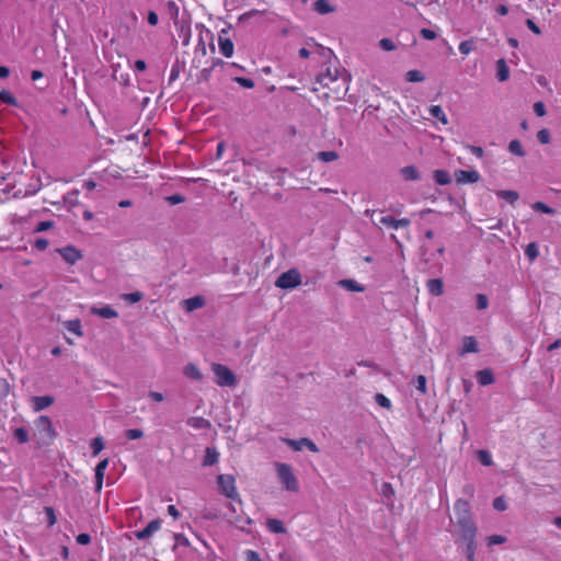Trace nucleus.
Returning <instances> with one entry per match:
<instances>
[{"instance_id": "1", "label": "nucleus", "mask_w": 561, "mask_h": 561, "mask_svg": "<svg viewBox=\"0 0 561 561\" xmlns=\"http://www.w3.org/2000/svg\"><path fill=\"white\" fill-rule=\"evenodd\" d=\"M456 525L460 528L461 537L477 535V527L472 520L469 503L457 500L454 506Z\"/></svg>"}, {"instance_id": "2", "label": "nucleus", "mask_w": 561, "mask_h": 561, "mask_svg": "<svg viewBox=\"0 0 561 561\" xmlns=\"http://www.w3.org/2000/svg\"><path fill=\"white\" fill-rule=\"evenodd\" d=\"M218 489L221 494L231 499L233 501H238L241 504L240 495L236 488V479L231 474H219L217 477Z\"/></svg>"}, {"instance_id": "3", "label": "nucleus", "mask_w": 561, "mask_h": 561, "mask_svg": "<svg viewBox=\"0 0 561 561\" xmlns=\"http://www.w3.org/2000/svg\"><path fill=\"white\" fill-rule=\"evenodd\" d=\"M278 479L287 491H298V481L293 473L291 467L287 463H275Z\"/></svg>"}, {"instance_id": "4", "label": "nucleus", "mask_w": 561, "mask_h": 561, "mask_svg": "<svg viewBox=\"0 0 561 561\" xmlns=\"http://www.w3.org/2000/svg\"><path fill=\"white\" fill-rule=\"evenodd\" d=\"M216 383L221 387H233L237 383L236 375L227 366L218 363L211 364Z\"/></svg>"}, {"instance_id": "5", "label": "nucleus", "mask_w": 561, "mask_h": 561, "mask_svg": "<svg viewBox=\"0 0 561 561\" xmlns=\"http://www.w3.org/2000/svg\"><path fill=\"white\" fill-rule=\"evenodd\" d=\"M37 433L39 435V440L43 444H49L56 437V431L51 424V421L48 416L42 415L35 422Z\"/></svg>"}, {"instance_id": "6", "label": "nucleus", "mask_w": 561, "mask_h": 561, "mask_svg": "<svg viewBox=\"0 0 561 561\" xmlns=\"http://www.w3.org/2000/svg\"><path fill=\"white\" fill-rule=\"evenodd\" d=\"M300 284L301 275L296 268H290L287 272L282 273L275 282V286L282 289H293Z\"/></svg>"}, {"instance_id": "7", "label": "nucleus", "mask_w": 561, "mask_h": 561, "mask_svg": "<svg viewBox=\"0 0 561 561\" xmlns=\"http://www.w3.org/2000/svg\"><path fill=\"white\" fill-rule=\"evenodd\" d=\"M455 178L457 183L465 184V183H476L480 180V174L478 171H466V170H458L455 172Z\"/></svg>"}, {"instance_id": "8", "label": "nucleus", "mask_w": 561, "mask_h": 561, "mask_svg": "<svg viewBox=\"0 0 561 561\" xmlns=\"http://www.w3.org/2000/svg\"><path fill=\"white\" fill-rule=\"evenodd\" d=\"M160 524L161 523L159 519L151 520L147 525V527L135 533L136 538L139 540H145V539L150 538L156 531H158L160 529Z\"/></svg>"}, {"instance_id": "9", "label": "nucleus", "mask_w": 561, "mask_h": 561, "mask_svg": "<svg viewBox=\"0 0 561 561\" xmlns=\"http://www.w3.org/2000/svg\"><path fill=\"white\" fill-rule=\"evenodd\" d=\"M58 252L60 253L62 259L69 264H75L82 257L80 251H78L75 247L71 245L59 249Z\"/></svg>"}, {"instance_id": "10", "label": "nucleus", "mask_w": 561, "mask_h": 561, "mask_svg": "<svg viewBox=\"0 0 561 561\" xmlns=\"http://www.w3.org/2000/svg\"><path fill=\"white\" fill-rule=\"evenodd\" d=\"M32 402L34 411L38 412L50 407L54 403V398L50 396L33 397Z\"/></svg>"}, {"instance_id": "11", "label": "nucleus", "mask_w": 561, "mask_h": 561, "mask_svg": "<svg viewBox=\"0 0 561 561\" xmlns=\"http://www.w3.org/2000/svg\"><path fill=\"white\" fill-rule=\"evenodd\" d=\"M183 374H184L185 377H187V378H190L192 380H196V381H202L203 380L202 371L193 363H188L187 365L184 366Z\"/></svg>"}, {"instance_id": "12", "label": "nucleus", "mask_w": 561, "mask_h": 561, "mask_svg": "<svg viewBox=\"0 0 561 561\" xmlns=\"http://www.w3.org/2000/svg\"><path fill=\"white\" fill-rule=\"evenodd\" d=\"M108 465V459H103L95 467V486L96 490L100 491L102 489L104 472Z\"/></svg>"}, {"instance_id": "13", "label": "nucleus", "mask_w": 561, "mask_h": 561, "mask_svg": "<svg viewBox=\"0 0 561 561\" xmlns=\"http://www.w3.org/2000/svg\"><path fill=\"white\" fill-rule=\"evenodd\" d=\"M426 287L428 293L433 296H440L444 293V284L440 278L428 279Z\"/></svg>"}, {"instance_id": "14", "label": "nucleus", "mask_w": 561, "mask_h": 561, "mask_svg": "<svg viewBox=\"0 0 561 561\" xmlns=\"http://www.w3.org/2000/svg\"><path fill=\"white\" fill-rule=\"evenodd\" d=\"M186 423L195 430H206L210 427V422L202 416H191L187 419Z\"/></svg>"}, {"instance_id": "15", "label": "nucleus", "mask_w": 561, "mask_h": 561, "mask_svg": "<svg viewBox=\"0 0 561 561\" xmlns=\"http://www.w3.org/2000/svg\"><path fill=\"white\" fill-rule=\"evenodd\" d=\"M337 285L342 288H345L346 290H350V291L362 293L365 290L364 286L358 284L354 279H341L337 282Z\"/></svg>"}, {"instance_id": "16", "label": "nucleus", "mask_w": 561, "mask_h": 561, "mask_svg": "<svg viewBox=\"0 0 561 561\" xmlns=\"http://www.w3.org/2000/svg\"><path fill=\"white\" fill-rule=\"evenodd\" d=\"M64 327L69 331L76 334L77 336H83L81 321L79 319L64 321Z\"/></svg>"}, {"instance_id": "17", "label": "nucleus", "mask_w": 561, "mask_h": 561, "mask_svg": "<svg viewBox=\"0 0 561 561\" xmlns=\"http://www.w3.org/2000/svg\"><path fill=\"white\" fill-rule=\"evenodd\" d=\"M218 459H219V453L215 448L207 447L206 451H205V457L203 460V466H205V467L214 466L215 463L218 462Z\"/></svg>"}, {"instance_id": "18", "label": "nucleus", "mask_w": 561, "mask_h": 561, "mask_svg": "<svg viewBox=\"0 0 561 561\" xmlns=\"http://www.w3.org/2000/svg\"><path fill=\"white\" fill-rule=\"evenodd\" d=\"M496 77L499 81H506L510 77V70L504 59L496 61Z\"/></svg>"}, {"instance_id": "19", "label": "nucleus", "mask_w": 561, "mask_h": 561, "mask_svg": "<svg viewBox=\"0 0 561 561\" xmlns=\"http://www.w3.org/2000/svg\"><path fill=\"white\" fill-rule=\"evenodd\" d=\"M336 71L333 72L330 69H327L324 73H320L317 76V82L322 87H328L331 82L336 81Z\"/></svg>"}, {"instance_id": "20", "label": "nucleus", "mask_w": 561, "mask_h": 561, "mask_svg": "<svg viewBox=\"0 0 561 561\" xmlns=\"http://www.w3.org/2000/svg\"><path fill=\"white\" fill-rule=\"evenodd\" d=\"M478 343L473 336H465L462 340V350L460 354L465 353H477Z\"/></svg>"}, {"instance_id": "21", "label": "nucleus", "mask_w": 561, "mask_h": 561, "mask_svg": "<svg viewBox=\"0 0 561 561\" xmlns=\"http://www.w3.org/2000/svg\"><path fill=\"white\" fill-rule=\"evenodd\" d=\"M91 311H92V313L98 314L105 319H112V318L118 317L117 311L114 310L113 308H111L110 306H105L102 308H92Z\"/></svg>"}, {"instance_id": "22", "label": "nucleus", "mask_w": 561, "mask_h": 561, "mask_svg": "<svg viewBox=\"0 0 561 561\" xmlns=\"http://www.w3.org/2000/svg\"><path fill=\"white\" fill-rule=\"evenodd\" d=\"M266 527L270 531L274 534H284L286 533V528L282 520L276 518H268L266 520Z\"/></svg>"}, {"instance_id": "23", "label": "nucleus", "mask_w": 561, "mask_h": 561, "mask_svg": "<svg viewBox=\"0 0 561 561\" xmlns=\"http://www.w3.org/2000/svg\"><path fill=\"white\" fill-rule=\"evenodd\" d=\"M401 175L407 181H416L420 179V173L413 165L404 167L400 170Z\"/></svg>"}, {"instance_id": "24", "label": "nucleus", "mask_w": 561, "mask_h": 561, "mask_svg": "<svg viewBox=\"0 0 561 561\" xmlns=\"http://www.w3.org/2000/svg\"><path fill=\"white\" fill-rule=\"evenodd\" d=\"M478 382L482 386H488L493 383L494 377L490 369H482L477 373Z\"/></svg>"}, {"instance_id": "25", "label": "nucleus", "mask_w": 561, "mask_h": 561, "mask_svg": "<svg viewBox=\"0 0 561 561\" xmlns=\"http://www.w3.org/2000/svg\"><path fill=\"white\" fill-rule=\"evenodd\" d=\"M220 53L226 57H231L233 54V43L229 38L219 37Z\"/></svg>"}, {"instance_id": "26", "label": "nucleus", "mask_w": 561, "mask_h": 561, "mask_svg": "<svg viewBox=\"0 0 561 561\" xmlns=\"http://www.w3.org/2000/svg\"><path fill=\"white\" fill-rule=\"evenodd\" d=\"M204 305V299L201 296H195L184 300L186 311H194Z\"/></svg>"}, {"instance_id": "27", "label": "nucleus", "mask_w": 561, "mask_h": 561, "mask_svg": "<svg viewBox=\"0 0 561 561\" xmlns=\"http://www.w3.org/2000/svg\"><path fill=\"white\" fill-rule=\"evenodd\" d=\"M461 538L467 541V559L468 560L476 559L474 558L476 548H477L476 535L465 536Z\"/></svg>"}, {"instance_id": "28", "label": "nucleus", "mask_w": 561, "mask_h": 561, "mask_svg": "<svg viewBox=\"0 0 561 561\" xmlns=\"http://www.w3.org/2000/svg\"><path fill=\"white\" fill-rule=\"evenodd\" d=\"M314 10L320 14H328L333 12L335 9L332 7L328 0H317L313 4Z\"/></svg>"}, {"instance_id": "29", "label": "nucleus", "mask_w": 561, "mask_h": 561, "mask_svg": "<svg viewBox=\"0 0 561 561\" xmlns=\"http://www.w3.org/2000/svg\"><path fill=\"white\" fill-rule=\"evenodd\" d=\"M434 180L439 185H447L451 181L449 173L445 170H436L434 172Z\"/></svg>"}, {"instance_id": "30", "label": "nucleus", "mask_w": 561, "mask_h": 561, "mask_svg": "<svg viewBox=\"0 0 561 561\" xmlns=\"http://www.w3.org/2000/svg\"><path fill=\"white\" fill-rule=\"evenodd\" d=\"M430 113L433 117L437 118L444 125L448 124V119L439 105H432L430 107Z\"/></svg>"}, {"instance_id": "31", "label": "nucleus", "mask_w": 561, "mask_h": 561, "mask_svg": "<svg viewBox=\"0 0 561 561\" xmlns=\"http://www.w3.org/2000/svg\"><path fill=\"white\" fill-rule=\"evenodd\" d=\"M496 195L507 201L510 204H514L518 199V193L516 191L503 190L499 191Z\"/></svg>"}, {"instance_id": "32", "label": "nucleus", "mask_w": 561, "mask_h": 561, "mask_svg": "<svg viewBox=\"0 0 561 561\" xmlns=\"http://www.w3.org/2000/svg\"><path fill=\"white\" fill-rule=\"evenodd\" d=\"M508 151L518 157H524L526 154L520 141L517 139H514L508 144Z\"/></svg>"}, {"instance_id": "33", "label": "nucleus", "mask_w": 561, "mask_h": 561, "mask_svg": "<svg viewBox=\"0 0 561 561\" xmlns=\"http://www.w3.org/2000/svg\"><path fill=\"white\" fill-rule=\"evenodd\" d=\"M405 79L409 82H422L425 80L424 75L419 70H410L405 75Z\"/></svg>"}, {"instance_id": "34", "label": "nucleus", "mask_w": 561, "mask_h": 561, "mask_svg": "<svg viewBox=\"0 0 561 561\" xmlns=\"http://www.w3.org/2000/svg\"><path fill=\"white\" fill-rule=\"evenodd\" d=\"M317 156L318 159L323 162L335 161L339 158V154L335 151H319Z\"/></svg>"}, {"instance_id": "35", "label": "nucleus", "mask_w": 561, "mask_h": 561, "mask_svg": "<svg viewBox=\"0 0 561 561\" xmlns=\"http://www.w3.org/2000/svg\"><path fill=\"white\" fill-rule=\"evenodd\" d=\"M91 448L93 456H96L101 453V450L104 448V443L102 437H95L91 442Z\"/></svg>"}, {"instance_id": "36", "label": "nucleus", "mask_w": 561, "mask_h": 561, "mask_svg": "<svg viewBox=\"0 0 561 561\" xmlns=\"http://www.w3.org/2000/svg\"><path fill=\"white\" fill-rule=\"evenodd\" d=\"M474 49L473 39L463 41L459 44V51L463 55L470 54Z\"/></svg>"}, {"instance_id": "37", "label": "nucleus", "mask_w": 561, "mask_h": 561, "mask_svg": "<svg viewBox=\"0 0 561 561\" xmlns=\"http://www.w3.org/2000/svg\"><path fill=\"white\" fill-rule=\"evenodd\" d=\"M478 459L481 461L484 466H491L493 463L492 457L488 450H479L477 453Z\"/></svg>"}, {"instance_id": "38", "label": "nucleus", "mask_w": 561, "mask_h": 561, "mask_svg": "<svg viewBox=\"0 0 561 561\" xmlns=\"http://www.w3.org/2000/svg\"><path fill=\"white\" fill-rule=\"evenodd\" d=\"M0 100L3 103L10 104V105H16L18 104L16 99L11 94V92H9L7 90L0 91Z\"/></svg>"}, {"instance_id": "39", "label": "nucleus", "mask_w": 561, "mask_h": 561, "mask_svg": "<svg viewBox=\"0 0 561 561\" xmlns=\"http://www.w3.org/2000/svg\"><path fill=\"white\" fill-rule=\"evenodd\" d=\"M144 295L140 291H134L129 294H124L123 299L128 301L129 304H136L142 299Z\"/></svg>"}, {"instance_id": "40", "label": "nucleus", "mask_w": 561, "mask_h": 561, "mask_svg": "<svg viewBox=\"0 0 561 561\" xmlns=\"http://www.w3.org/2000/svg\"><path fill=\"white\" fill-rule=\"evenodd\" d=\"M525 254L530 261H534L539 254L538 247L536 245V243H529L526 247Z\"/></svg>"}, {"instance_id": "41", "label": "nucleus", "mask_w": 561, "mask_h": 561, "mask_svg": "<svg viewBox=\"0 0 561 561\" xmlns=\"http://www.w3.org/2000/svg\"><path fill=\"white\" fill-rule=\"evenodd\" d=\"M379 47L385 51H392L397 48V45L390 38H381L379 41Z\"/></svg>"}, {"instance_id": "42", "label": "nucleus", "mask_w": 561, "mask_h": 561, "mask_svg": "<svg viewBox=\"0 0 561 561\" xmlns=\"http://www.w3.org/2000/svg\"><path fill=\"white\" fill-rule=\"evenodd\" d=\"M14 437L19 443L23 444L28 440V433L25 428L20 427L14 431Z\"/></svg>"}, {"instance_id": "43", "label": "nucleus", "mask_w": 561, "mask_h": 561, "mask_svg": "<svg viewBox=\"0 0 561 561\" xmlns=\"http://www.w3.org/2000/svg\"><path fill=\"white\" fill-rule=\"evenodd\" d=\"M375 401L382 408L390 410L391 409V401L382 393H377L375 396Z\"/></svg>"}, {"instance_id": "44", "label": "nucleus", "mask_w": 561, "mask_h": 561, "mask_svg": "<svg viewBox=\"0 0 561 561\" xmlns=\"http://www.w3.org/2000/svg\"><path fill=\"white\" fill-rule=\"evenodd\" d=\"M229 522L239 526L240 528H243L242 524L250 525L252 523L251 518H249V517L243 518L242 516H239V515L230 516Z\"/></svg>"}, {"instance_id": "45", "label": "nucleus", "mask_w": 561, "mask_h": 561, "mask_svg": "<svg viewBox=\"0 0 561 561\" xmlns=\"http://www.w3.org/2000/svg\"><path fill=\"white\" fill-rule=\"evenodd\" d=\"M284 442L286 443V445L291 447L294 450H301L302 448H305L302 438H300L298 440L285 438Z\"/></svg>"}, {"instance_id": "46", "label": "nucleus", "mask_w": 561, "mask_h": 561, "mask_svg": "<svg viewBox=\"0 0 561 561\" xmlns=\"http://www.w3.org/2000/svg\"><path fill=\"white\" fill-rule=\"evenodd\" d=\"M533 208H534L535 210L541 211V213H543V214H553V213H554V210H553L551 207L547 206V205H546L545 203H542V202H536V203L533 205Z\"/></svg>"}, {"instance_id": "47", "label": "nucleus", "mask_w": 561, "mask_h": 561, "mask_svg": "<svg viewBox=\"0 0 561 561\" xmlns=\"http://www.w3.org/2000/svg\"><path fill=\"white\" fill-rule=\"evenodd\" d=\"M486 540L489 546H493L504 543L506 541V538L502 535H492L489 536Z\"/></svg>"}, {"instance_id": "48", "label": "nucleus", "mask_w": 561, "mask_h": 561, "mask_svg": "<svg viewBox=\"0 0 561 561\" xmlns=\"http://www.w3.org/2000/svg\"><path fill=\"white\" fill-rule=\"evenodd\" d=\"M489 300L488 297L484 294H478L477 295V308L479 310H483L488 308Z\"/></svg>"}, {"instance_id": "49", "label": "nucleus", "mask_w": 561, "mask_h": 561, "mask_svg": "<svg viewBox=\"0 0 561 561\" xmlns=\"http://www.w3.org/2000/svg\"><path fill=\"white\" fill-rule=\"evenodd\" d=\"M125 435L128 439H139L144 436V432L138 428L127 430Z\"/></svg>"}, {"instance_id": "50", "label": "nucleus", "mask_w": 561, "mask_h": 561, "mask_svg": "<svg viewBox=\"0 0 561 561\" xmlns=\"http://www.w3.org/2000/svg\"><path fill=\"white\" fill-rule=\"evenodd\" d=\"M537 139L541 142V144H549L550 142V133L548 129L543 128V129H540L538 133H537Z\"/></svg>"}, {"instance_id": "51", "label": "nucleus", "mask_w": 561, "mask_h": 561, "mask_svg": "<svg viewBox=\"0 0 561 561\" xmlns=\"http://www.w3.org/2000/svg\"><path fill=\"white\" fill-rule=\"evenodd\" d=\"M416 389L423 394L426 393V378L423 375L417 376L416 378Z\"/></svg>"}, {"instance_id": "52", "label": "nucleus", "mask_w": 561, "mask_h": 561, "mask_svg": "<svg viewBox=\"0 0 561 561\" xmlns=\"http://www.w3.org/2000/svg\"><path fill=\"white\" fill-rule=\"evenodd\" d=\"M493 507L496 510V511H500V512H503L507 508V504L505 502V500L503 497H496L494 501H493Z\"/></svg>"}, {"instance_id": "53", "label": "nucleus", "mask_w": 561, "mask_h": 561, "mask_svg": "<svg viewBox=\"0 0 561 561\" xmlns=\"http://www.w3.org/2000/svg\"><path fill=\"white\" fill-rule=\"evenodd\" d=\"M379 221H380V224H382L389 228L396 229L397 219L393 218L392 216L381 217Z\"/></svg>"}, {"instance_id": "54", "label": "nucleus", "mask_w": 561, "mask_h": 561, "mask_svg": "<svg viewBox=\"0 0 561 561\" xmlns=\"http://www.w3.org/2000/svg\"><path fill=\"white\" fill-rule=\"evenodd\" d=\"M185 201L184 196L180 195V194H173V195H170L167 197V202L170 204V205H178V204H181Z\"/></svg>"}, {"instance_id": "55", "label": "nucleus", "mask_w": 561, "mask_h": 561, "mask_svg": "<svg viewBox=\"0 0 561 561\" xmlns=\"http://www.w3.org/2000/svg\"><path fill=\"white\" fill-rule=\"evenodd\" d=\"M45 513L47 516L48 526H53L57 520L54 508L49 506L45 507Z\"/></svg>"}, {"instance_id": "56", "label": "nucleus", "mask_w": 561, "mask_h": 561, "mask_svg": "<svg viewBox=\"0 0 561 561\" xmlns=\"http://www.w3.org/2000/svg\"><path fill=\"white\" fill-rule=\"evenodd\" d=\"M181 33L183 35V45H188L191 37V27L188 25H181Z\"/></svg>"}, {"instance_id": "57", "label": "nucleus", "mask_w": 561, "mask_h": 561, "mask_svg": "<svg viewBox=\"0 0 561 561\" xmlns=\"http://www.w3.org/2000/svg\"><path fill=\"white\" fill-rule=\"evenodd\" d=\"M420 33L423 36V38L428 41H433L437 37V34L430 28H422Z\"/></svg>"}, {"instance_id": "58", "label": "nucleus", "mask_w": 561, "mask_h": 561, "mask_svg": "<svg viewBox=\"0 0 561 561\" xmlns=\"http://www.w3.org/2000/svg\"><path fill=\"white\" fill-rule=\"evenodd\" d=\"M234 80L244 88L251 89L254 87V82L251 79L238 77Z\"/></svg>"}, {"instance_id": "59", "label": "nucleus", "mask_w": 561, "mask_h": 561, "mask_svg": "<svg viewBox=\"0 0 561 561\" xmlns=\"http://www.w3.org/2000/svg\"><path fill=\"white\" fill-rule=\"evenodd\" d=\"M534 112L536 113V115L538 116H545L546 115V107H545V104L542 102H536L534 104Z\"/></svg>"}, {"instance_id": "60", "label": "nucleus", "mask_w": 561, "mask_h": 561, "mask_svg": "<svg viewBox=\"0 0 561 561\" xmlns=\"http://www.w3.org/2000/svg\"><path fill=\"white\" fill-rule=\"evenodd\" d=\"M304 446L308 448L312 453H318L319 449L317 445L309 438H302Z\"/></svg>"}, {"instance_id": "61", "label": "nucleus", "mask_w": 561, "mask_h": 561, "mask_svg": "<svg viewBox=\"0 0 561 561\" xmlns=\"http://www.w3.org/2000/svg\"><path fill=\"white\" fill-rule=\"evenodd\" d=\"M247 554V561H262L260 554L253 550H248L245 552Z\"/></svg>"}, {"instance_id": "62", "label": "nucleus", "mask_w": 561, "mask_h": 561, "mask_svg": "<svg viewBox=\"0 0 561 561\" xmlns=\"http://www.w3.org/2000/svg\"><path fill=\"white\" fill-rule=\"evenodd\" d=\"M91 541V537L89 534H80L77 536V542L79 545H88Z\"/></svg>"}, {"instance_id": "63", "label": "nucleus", "mask_w": 561, "mask_h": 561, "mask_svg": "<svg viewBox=\"0 0 561 561\" xmlns=\"http://www.w3.org/2000/svg\"><path fill=\"white\" fill-rule=\"evenodd\" d=\"M526 25L528 26V28L534 32L535 34L539 35L541 34V31L540 28L536 25V23L531 20V19H527L526 20Z\"/></svg>"}, {"instance_id": "64", "label": "nucleus", "mask_w": 561, "mask_h": 561, "mask_svg": "<svg viewBox=\"0 0 561 561\" xmlns=\"http://www.w3.org/2000/svg\"><path fill=\"white\" fill-rule=\"evenodd\" d=\"M53 227V222L51 221H41L38 222L37 227H36V231H46L48 229H50Z\"/></svg>"}]
</instances>
